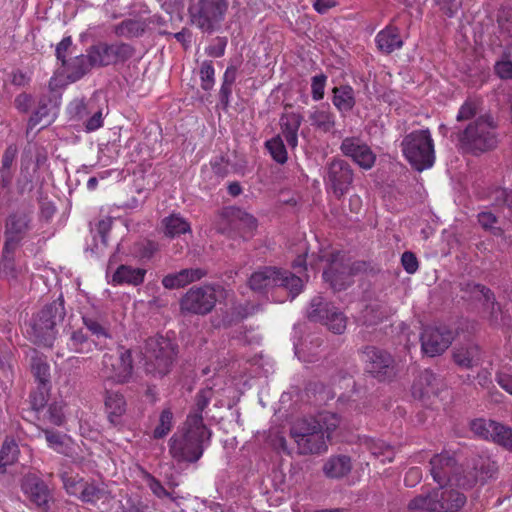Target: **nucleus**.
<instances>
[{"mask_svg":"<svg viewBox=\"0 0 512 512\" xmlns=\"http://www.w3.org/2000/svg\"><path fill=\"white\" fill-rule=\"evenodd\" d=\"M327 81L325 74L315 75L311 79V94L315 101L322 100L324 97V89Z\"/></svg>","mask_w":512,"mask_h":512,"instance_id":"obj_54","label":"nucleus"},{"mask_svg":"<svg viewBox=\"0 0 512 512\" xmlns=\"http://www.w3.org/2000/svg\"><path fill=\"white\" fill-rule=\"evenodd\" d=\"M147 483H148V487L150 488V490L153 492V494L155 496H157L158 498H170L171 500H174V498L172 497L171 493L168 492L164 486L160 483L159 480H157L155 477H153L152 475H148L147 477Z\"/></svg>","mask_w":512,"mask_h":512,"instance_id":"obj_57","label":"nucleus"},{"mask_svg":"<svg viewBox=\"0 0 512 512\" xmlns=\"http://www.w3.org/2000/svg\"><path fill=\"white\" fill-rule=\"evenodd\" d=\"M31 407L35 411L43 409L47 403V397L43 390L38 389L30 394Z\"/></svg>","mask_w":512,"mask_h":512,"instance_id":"obj_62","label":"nucleus"},{"mask_svg":"<svg viewBox=\"0 0 512 512\" xmlns=\"http://www.w3.org/2000/svg\"><path fill=\"white\" fill-rule=\"evenodd\" d=\"M491 440L505 449L512 451V428L497 423Z\"/></svg>","mask_w":512,"mask_h":512,"instance_id":"obj_50","label":"nucleus"},{"mask_svg":"<svg viewBox=\"0 0 512 512\" xmlns=\"http://www.w3.org/2000/svg\"><path fill=\"white\" fill-rule=\"evenodd\" d=\"M338 414L320 412L314 417L297 420L291 427L290 435L301 455L320 454L327 450L331 433L340 425Z\"/></svg>","mask_w":512,"mask_h":512,"instance_id":"obj_2","label":"nucleus"},{"mask_svg":"<svg viewBox=\"0 0 512 512\" xmlns=\"http://www.w3.org/2000/svg\"><path fill=\"white\" fill-rule=\"evenodd\" d=\"M453 358L455 363L459 366L472 368L481 363L482 351L477 344L468 342L454 349Z\"/></svg>","mask_w":512,"mask_h":512,"instance_id":"obj_29","label":"nucleus"},{"mask_svg":"<svg viewBox=\"0 0 512 512\" xmlns=\"http://www.w3.org/2000/svg\"><path fill=\"white\" fill-rule=\"evenodd\" d=\"M211 437L212 431L200 418L187 417L168 441L169 455L177 463H196L210 445Z\"/></svg>","mask_w":512,"mask_h":512,"instance_id":"obj_3","label":"nucleus"},{"mask_svg":"<svg viewBox=\"0 0 512 512\" xmlns=\"http://www.w3.org/2000/svg\"><path fill=\"white\" fill-rule=\"evenodd\" d=\"M302 121L303 116L296 112H285L279 119L281 134L291 149L298 145V131Z\"/></svg>","mask_w":512,"mask_h":512,"instance_id":"obj_26","label":"nucleus"},{"mask_svg":"<svg viewBox=\"0 0 512 512\" xmlns=\"http://www.w3.org/2000/svg\"><path fill=\"white\" fill-rule=\"evenodd\" d=\"M18 247H7L4 244L0 262V275L6 279H16L18 269L15 264L14 252Z\"/></svg>","mask_w":512,"mask_h":512,"instance_id":"obj_38","label":"nucleus"},{"mask_svg":"<svg viewBox=\"0 0 512 512\" xmlns=\"http://www.w3.org/2000/svg\"><path fill=\"white\" fill-rule=\"evenodd\" d=\"M207 275L203 268H186L176 273H170L163 277L162 285L164 288L172 290L179 289L198 281Z\"/></svg>","mask_w":512,"mask_h":512,"instance_id":"obj_24","label":"nucleus"},{"mask_svg":"<svg viewBox=\"0 0 512 512\" xmlns=\"http://www.w3.org/2000/svg\"><path fill=\"white\" fill-rule=\"evenodd\" d=\"M334 305L325 301L321 296H315L312 298L309 308L307 310V317L312 322H319L323 324L326 319V315H329L330 308Z\"/></svg>","mask_w":512,"mask_h":512,"instance_id":"obj_36","label":"nucleus"},{"mask_svg":"<svg viewBox=\"0 0 512 512\" xmlns=\"http://www.w3.org/2000/svg\"><path fill=\"white\" fill-rule=\"evenodd\" d=\"M496 382L506 392L512 395V375L505 372L499 371L496 374Z\"/></svg>","mask_w":512,"mask_h":512,"instance_id":"obj_64","label":"nucleus"},{"mask_svg":"<svg viewBox=\"0 0 512 512\" xmlns=\"http://www.w3.org/2000/svg\"><path fill=\"white\" fill-rule=\"evenodd\" d=\"M123 512H149L148 505L142 502L140 499L128 498L125 506H123Z\"/></svg>","mask_w":512,"mask_h":512,"instance_id":"obj_63","label":"nucleus"},{"mask_svg":"<svg viewBox=\"0 0 512 512\" xmlns=\"http://www.w3.org/2000/svg\"><path fill=\"white\" fill-rule=\"evenodd\" d=\"M82 320L85 327L97 338L110 337L107 329L97 319L89 316H83Z\"/></svg>","mask_w":512,"mask_h":512,"instance_id":"obj_55","label":"nucleus"},{"mask_svg":"<svg viewBox=\"0 0 512 512\" xmlns=\"http://www.w3.org/2000/svg\"><path fill=\"white\" fill-rule=\"evenodd\" d=\"M388 315L387 309L379 303L366 306L363 311L364 322L368 325H375L382 321Z\"/></svg>","mask_w":512,"mask_h":512,"instance_id":"obj_47","label":"nucleus"},{"mask_svg":"<svg viewBox=\"0 0 512 512\" xmlns=\"http://www.w3.org/2000/svg\"><path fill=\"white\" fill-rule=\"evenodd\" d=\"M498 422L486 419H475L471 422V431L485 440H491L493 431L496 429Z\"/></svg>","mask_w":512,"mask_h":512,"instance_id":"obj_46","label":"nucleus"},{"mask_svg":"<svg viewBox=\"0 0 512 512\" xmlns=\"http://www.w3.org/2000/svg\"><path fill=\"white\" fill-rule=\"evenodd\" d=\"M352 470L351 458L347 455H332L323 464V474L329 479H341Z\"/></svg>","mask_w":512,"mask_h":512,"instance_id":"obj_30","label":"nucleus"},{"mask_svg":"<svg viewBox=\"0 0 512 512\" xmlns=\"http://www.w3.org/2000/svg\"><path fill=\"white\" fill-rule=\"evenodd\" d=\"M492 206L496 209L507 208L512 212V190L507 188H497L491 194Z\"/></svg>","mask_w":512,"mask_h":512,"instance_id":"obj_48","label":"nucleus"},{"mask_svg":"<svg viewBox=\"0 0 512 512\" xmlns=\"http://www.w3.org/2000/svg\"><path fill=\"white\" fill-rule=\"evenodd\" d=\"M401 263L405 271L409 274H413L418 269V260L414 253L406 251L402 254Z\"/></svg>","mask_w":512,"mask_h":512,"instance_id":"obj_59","label":"nucleus"},{"mask_svg":"<svg viewBox=\"0 0 512 512\" xmlns=\"http://www.w3.org/2000/svg\"><path fill=\"white\" fill-rule=\"evenodd\" d=\"M223 289L220 285H203L191 287L180 300L183 314L206 315L210 313L218 300V293Z\"/></svg>","mask_w":512,"mask_h":512,"instance_id":"obj_11","label":"nucleus"},{"mask_svg":"<svg viewBox=\"0 0 512 512\" xmlns=\"http://www.w3.org/2000/svg\"><path fill=\"white\" fill-rule=\"evenodd\" d=\"M311 125L316 129L328 133L335 127V115L329 108L319 107L309 116Z\"/></svg>","mask_w":512,"mask_h":512,"instance_id":"obj_35","label":"nucleus"},{"mask_svg":"<svg viewBox=\"0 0 512 512\" xmlns=\"http://www.w3.org/2000/svg\"><path fill=\"white\" fill-rule=\"evenodd\" d=\"M462 290L469 293L475 300L482 302L490 322L497 323L500 305L496 302L495 295L489 288L481 284L467 283Z\"/></svg>","mask_w":512,"mask_h":512,"instance_id":"obj_23","label":"nucleus"},{"mask_svg":"<svg viewBox=\"0 0 512 512\" xmlns=\"http://www.w3.org/2000/svg\"><path fill=\"white\" fill-rule=\"evenodd\" d=\"M31 369L35 378L40 384H46L49 381V365L40 357H33L31 360Z\"/></svg>","mask_w":512,"mask_h":512,"instance_id":"obj_52","label":"nucleus"},{"mask_svg":"<svg viewBox=\"0 0 512 512\" xmlns=\"http://www.w3.org/2000/svg\"><path fill=\"white\" fill-rule=\"evenodd\" d=\"M33 213V207L24 204L9 213L4 226V244L7 247H19L21 241L32 230Z\"/></svg>","mask_w":512,"mask_h":512,"instance_id":"obj_13","label":"nucleus"},{"mask_svg":"<svg viewBox=\"0 0 512 512\" xmlns=\"http://www.w3.org/2000/svg\"><path fill=\"white\" fill-rule=\"evenodd\" d=\"M72 45L71 37H65L58 43L56 47V57L61 62L62 66L66 65L68 60L66 59L69 48Z\"/></svg>","mask_w":512,"mask_h":512,"instance_id":"obj_61","label":"nucleus"},{"mask_svg":"<svg viewBox=\"0 0 512 512\" xmlns=\"http://www.w3.org/2000/svg\"><path fill=\"white\" fill-rule=\"evenodd\" d=\"M173 428V412L170 408H165L162 410L159 423L155 427L153 431L154 439H162L168 435V433Z\"/></svg>","mask_w":512,"mask_h":512,"instance_id":"obj_45","label":"nucleus"},{"mask_svg":"<svg viewBox=\"0 0 512 512\" xmlns=\"http://www.w3.org/2000/svg\"><path fill=\"white\" fill-rule=\"evenodd\" d=\"M456 120L468 121L466 127L458 134L459 143L464 151L479 155L496 148L498 123L490 113H481L477 101L466 100L461 105Z\"/></svg>","mask_w":512,"mask_h":512,"instance_id":"obj_1","label":"nucleus"},{"mask_svg":"<svg viewBox=\"0 0 512 512\" xmlns=\"http://www.w3.org/2000/svg\"><path fill=\"white\" fill-rule=\"evenodd\" d=\"M145 31V23L141 20L127 19L122 21L116 29V33L120 36L132 38L139 37Z\"/></svg>","mask_w":512,"mask_h":512,"instance_id":"obj_42","label":"nucleus"},{"mask_svg":"<svg viewBox=\"0 0 512 512\" xmlns=\"http://www.w3.org/2000/svg\"><path fill=\"white\" fill-rule=\"evenodd\" d=\"M497 465L488 458H477L473 460L472 466H467L463 471V478L457 480L462 488H471L477 482H484L492 478L497 472Z\"/></svg>","mask_w":512,"mask_h":512,"instance_id":"obj_22","label":"nucleus"},{"mask_svg":"<svg viewBox=\"0 0 512 512\" xmlns=\"http://www.w3.org/2000/svg\"><path fill=\"white\" fill-rule=\"evenodd\" d=\"M497 221V217L490 211H483L478 214V222L481 227L485 230H490L495 236H500L502 235L503 230L494 226Z\"/></svg>","mask_w":512,"mask_h":512,"instance_id":"obj_53","label":"nucleus"},{"mask_svg":"<svg viewBox=\"0 0 512 512\" xmlns=\"http://www.w3.org/2000/svg\"><path fill=\"white\" fill-rule=\"evenodd\" d=\"M442 387V379L439 376L431 370H424L413 382L412 396L423 402L424 405H431L432 398L439 395Z\"/></svg>","mask_w":512,"mask_h":512,"instance_id":"obj_21","label":"nucleus"},{"mask_svg":"<svg viewBox=\"0 0 512 512\" xmlns=\"http://www.w3.org/2000/svg\"><path fill=\"white\" fill-rule=\"evenodd\" d=\"M165 236L174 238L191 231L190 223L180 214L173 213L162 220Z\"/></svg>","mask_w":512,"mask_h":512,"instance_id":"obj_33","label":"nucleus"},{"mask_svg":"<svg viewBox=\"0 0 512 512\" xmlns=\"http://www.w3.org/2000/svg\"><path fill=\"white\" fill-rule=\"evenodd\" d=\"M375 42L377 48L385 54H390L403 46L398 28L392 25L381 30L376 35Z\"/></svg>","mask_w":512,"mask_h":512,"instance_id":"obj_31","label":"nucleus"},{"mask_svg":"<svg viewBox=\"0 0 512 512\" xmlns=\"http://www.w3.org/2000/svg\"><path fill=\"white\" fill-rule=\"evenodd\" d=\"M404 157L416 171L429 169L435 162L434 141L429 129L415 130L401 142Z\"/></svg>","mask_w":512,"mask_h":512,"instance_id":"obj_6","label":"nucleus"},{"mask_svg":"<svg viewBox=\"0 0 512 512\" xmlns=\"http://www.w3.org/2000/svg\"><path fill=\"white\" fill-rule=\"evenodd\" d=\"M19 455V448L14 440H6L0 450V471L5 472L6 467L14 464Z\"/></svg>","mask_w":512,"mask_h":512,"instance_id":"obj_41","label":"nucleus"},{"mask_svg":"<svg viewBox=\"0 0 512 512\" xmlns=\"http://www.w3.org/2000/svg\"><path fill=\"white\" fill-rule=\"evenodd\" d=\"M265 147L275 162L281 165L287 162L288 153L281 135H276L266 141Z\"/></svg>","mask_w":512,"mask_h":512,"instance_id":"obj_40","label":"nucleus"},{"mask_svg":"<svg viewBox=\"0 0 512 512\" xmlns=\"http://www.w3.org/2000/svg\"><path fill=\"white\" fill-rule=\"evenodd\" d=\"M252 290L262 292L270 288L283 287L287 289L292 299L298 295L303 287L302 279L287 270L276 267H265L255 271L249 278Z\"/></svg>","mask_w":512,"mask_h":512,"instance_id":"obj_9","label":"nucleus"},{"mask_svg":"<svg viewBox=\"0 0 512 512\" xmlns=\"http://www.w3.org/2000/svg\"><path fill=\"white\" fill-rule=\"evenodd\" d=\"M353 179V169L347 161L341 158H333L326 164L325 184L338 199L349 191Z\"/></svg>","mask_w":512,"mask_h":512,"instance_id":"obj_14","label":"nucleus"},{"mask_svg":"<svg viewBox=\"0 0 512 512\" xmlns=\"http://www.w3.org/2000/svg\"><path fill=\"white\" fill-rule=\"evenodd\" d=\"M332 103L342 114L351 112L356 105L354 89L350 85H341L332 89Z\"/></svg>","mask_w":512,"mask_h":512,"instance_id":"obj_32","label":"nucleus"},{"mask_svg":"<svg viewBox=\"0 0 512 512\" xmlns=\"http://www.w3.org/2000/svg\"><path fill=\"white\" fill-rule=\"evenodd\" d=\"M68 347L72 352L81 355H88L97 350L96 342L89 339L82 330H76L71 333Z\"/></svg>","mask_w":512,"mask_h":512,"instance_id":"obj_34","label":"nucleus"},{"mask_svg":"<svg viewBox=\"0 0 512 512\" xmlns=\"http://www.w3.org/2000/svg\"><path fill=\"white\" fill-rule=\"evenodd\" d=\"M63 67L65 68V73L70 81L75 82L80 80L89 73L93 67H97V64H94L91 59V47L87 50V54L75 56Z\"/></svg>","mask_w":512,"mask_h":512,"instance_id":"obj_28","label":"nucleus"},{"mask_svg":"<svg viewBox=\"0 0 512 512\" xmlns=\"http://www.w3.org/2000/svg\"><path fill=\"white\" fill-rule=\"evenodd\" d=\"M235 217L239 220V225L247 229L249 232L253 231L257 227V220L250 214L238 210Z\"/></svg>","mask_w":512,"mask_h":512,"instance_id":"obj_60","label":"nucleus"},{"mask_svg":"<svg viewBox=\"0 0 512 512\" xmlns=\"http://www.w3.org/2000/svg\"><path fill=\"white\" fill-rule=\"evenodd\" d=\"M95 101L90 98L88 101L84 99H74L68 106V111L71 117L82 119L88 116L94 109Z\"/></svg>","mask_w":512,"mask_h":512,"instance_id":"obj_44","label":"nucleus"},{"mask_svg":"<svg viewBox=\"0 0 512 512\" xmlns=\"http://www.w3.org/2000/svg\"><path fill=\"white\" fill-rule=\"evenodd\" d=\"M200 86L204 91H210L215 84V69L212 61L205 60L202 62L199 70Z\"/></svg>","mask_w":512,"mask_h":512,"instance_id":"obj_49","label":"nucleus"},{"mask_svg":"<svg viewBox=\"0 0 512 512\" xmlns=\"http://www.w3.org/2000/svg\"><path fill=\"white\" fill-rule=\"evenodd\" d=\"M49 108L45 102L40 101L37 110L30 117L28 122V130H32L44 118L48 117Z\"/></svg>","mask_w":512,"mask_h":512,"instance_id":"obj_56","label":"nucleus"},{"mask_svg":"<svg viewBox=\"0 0 512 512\" xmlns=\"http://www.w3.org/2000/svg\"><path fill=\"white\" fill-rule=\"evenodd\" d=\"M365 445L373 456L377 458L382 457L381 462L383 464L392 462L395 457L396 452L394 447L383 440L370 438L365 441Z\"/></svg>","mask_w":512,"mask_h":512,"instance_id":"obj_37","label":"nucleus"},{"mask_svg":"<svg viewBox=\"0 0 512 512\" xmlns=\"http://www.w3.org/2000/svg\"><path fill=\"white\" fill-rule=\"evenodd\" d=\"M330 311L329 315H326L323 325L334 334H343L347 327V317L336 306L330 308Z\"/></svg>","mask_w":512,"mask_h":512,"instance_id":"obj_39","label":"nucleus"},{"mask_svg":"<svg viewBox=\"0 0 512 512\" xmlns=\"http://www.w3.org/2000/svg\"><path fill=\"white\" fill-rule=\"evenodd\" d=\"M453 339V332L446 326H427L420 336L421 348L424 354L434 357L446 351Z\"/></svg>","mask_w":512,"mask_h":512,"instance_id":"obj_17","label":"nucleus"},{"mask_svg":"<svg viewBox=\"0 0 512 512\" xmlns=\"http://www.w3.org/2000/svg\"><path fill=\"white\" fill-rule=\"evenodd\" d=\"M22 490L39 512H50L52 496L45 482L36 475H26Z\"/></svg>","mask_w":512,"mask_h":512,"instance_id":"obj_19","label":"nucleus"},{"mask_svg":"<svg viewBox=\"0 0 512 512\" xmlns=\"http://www.w3.org/2000/svg\"><path fill=\"white\" fill-rule=\"evenodd\" d=\"M229 8V0H198L190 6L191 23L205 33L220 28Z\"/></svg>","mask_w":512,"mask_h":512,"instance_id":"obj_10","label":"nucleus"},{"mask_svg":"<svg viewBox=\"0 0 512 512\" xmlns=\"http://www.w3.org/2000/svg\"><path fill=\"white\" fill-rule=\"evenodd\" d=\"M65 316V302L62 295L44 305L30 321L29 334L33 341L38 345L51 347L57 337L58 327L63 324Z\"/></svg>","mask_w":512,"mask_h":512,"instance_id":"obj_4","label":"nucleus"},{"mask_svg":"<svg viewBox=\"0 0 512 512\" xmlns=\"http://www.w3.org/2000/svg\"><path fill=\"white\" fill-rule=\"evenodd\" d=\"M463 471L465 469L459 466L456 459L447 453L435 455L430 460V473L433 480L441 487L446 484L460 487L457 480L463 478Z\"/></svg>","mask_w":512,"mask_h":512,"instance_id":"obj_15","label":"nucleus"},{"mask_svg":"<svg viewBox=\"0 0 512 512\" xmlns=\"http://www.w3.org/2000/svg\"><path fill=\"white\" fill-rule=\"evenodd\" d=\"M134 55L132 46L126 43L106 44L99 43L91 46V59L97 67L108 66L118 62H125Z\"/></svg>","mask_w":512,"mask_h":512,"instance_id":"obj_18","label":"nucleus"},{"mask_svg":"<svg viewBox=\"0 0 512 512\" xmlns=\"http://www.w3.org/2000/svg\"><path fill=\"white\" fill-rule=\"evenodd\" d=\"M212 395L213 391L211 388L200 390L195 396V404L193 410L188 414L187 417L200 418L201 423H204L202 413L209 405Z\"/></svg>","mask_w":512,"mask_h":512,"instance_id":"obj_43","label":"nucleus"},{"mask_svg":"<svg viewBox=\"0 0 512 512\" xmlns=\"http://www.w3.org/2000/svg\"><path fill=\"white\" fill-rule=\"evenodd\" d=\"M18 154V148L16 145L11 144L9 145L3 155L1 160V167L0 168H6V169H12L13 163L17 157Z\"/></svg>","mask_w":512,"mask_h":512,"instance_id":"obj_58","label":"nucleus"},{"mask_svg":"<svg viewBox=\"0 0 512 512\" xmlns=\"http://www.w3.org/2000/svg\"><path fill=\"white\" fill-rule=\"evenodd\" d=\"M80 498L85 502L95 503L105 497L106 491L93 484H87L82 481L79 487Z\"/></svg>","mask_w":512,"mask_h":512,"instance_id":"obj_51","label":"nucleus"},{"mask_svg":"<svg viewBox=\"0 0 512 512\" xmlns=\"http://www.w3.org/2000/svg\"><path fill=\"white\" fill-rule=\"evenodd\" d=\"M466 502V497L454 489H434L428 494L417 495L408 504L413 512H457Z\"/></svg>","mask_w":512,"mask_h":512,"instance_id":"obj_7","label":"nucleus"},{"mask_svg":"<svg viewBox=\"0 0 512 512\" xmlns=\"http://www.w3.org/2000/svg\"><path fill=\"white\" fill-rule=\"evenodd\" d=\"M147 270L127 264L119 265L112 275L114 285L139 286L144 283Z\"/></svg>","mask_w":512,"mask_h":512,"instance_id":"obj_27","label":"nucleus"},{"mask_svg":"<svg viewBox=\"0 0 512 512\" xmlns=\"http://www.w3.org/2000/svg\"><path fill=\"white\" fill-rule=\"evenodd\" d=\"M366 371L379 381L392 379L395 374V362L392 356L376 347L368 346L364 349Z\"/></svg>","mask_w":512,"mask_h":512,"instance_id":"obj_16","label":"nucleus"},{"mask_svg":"<svg viewBox=\"0 0 512 512\" xmlns=\"http://www.w3.org/2000/svg\"><path fill=\"white\" fill-rule=\"evenodd\" d=\"M104 404L109 423L114 427L123 426L127 407L124 396L116 391H107Z\"/></svg>","mask_w":512,"mask_h":512,"instance_id":"obj_25","label":"nucleus"},{"mask_svg":"<svg viewBox=\"0 0 512 512\" xmlns=\"http://www.w3.org/2000/svg\"><path fill=\"white\" fill-rule=\"evenodd\" d=\"M178 346L169 338L155 335L146 339L143 347L144 368L147 374L162 378L170 373Z\"/></svg>","mask_w":512,"mask_h":512,"instance_id":"obj_5","label":"nucleus"},{"mask_svg":"<svg viewBox=\"0 0 512 512\" xmlns=\"http://www.w3.org/2000/svg\"><path fill=\"white\" fill-rule=\"evenodd\" d=\"M340 151L365 170L371 169L376 161L374 152L358 137L344 138L340 145Z\"/></svg>","mask_w":512,"mask_h":512,"instance_id":"obj_20","label":"nucleus"},{"mask_svg":"<svg viewBox=\"0 0 512 512\" xmlns=\"http://www.w3.org/2000/svg\"><path fill=\"white\" fill-rule=\"evenodd\" d=\"M326 261L329 266L323 272V278L330 283L334 291L345 290L352 283V276L366 272L369 266L364 261L350 263L346 255L340 251L332 253Z\"/></svg>","mask_w":512,"mask_h":512,"instance_id":"obj_8","label":"nucleus"},{"mask_svg":"<svg viewBox=\"0 0 512 512\" xmlns=\"http://www.w3.org/2000/svg\"><path fill=\"white\" fill-rule=\"evenodd\" d=\"M133 374V359L129 349L121 347L116 354L105 353L102 357L101 376L116 384L129 382Z\"/></svg>","mask_w":512,"mask_h":512,"instance_id":"obj_12","label":"nucleus"}]
</instances>
